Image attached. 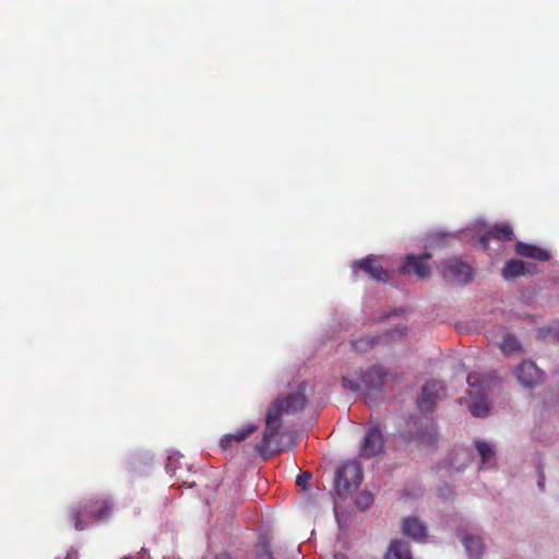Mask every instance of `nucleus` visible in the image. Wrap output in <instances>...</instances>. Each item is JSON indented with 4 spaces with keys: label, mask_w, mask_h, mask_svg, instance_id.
Here are the masks:
<instances>
[{
    "label": "nucleus",
    "mask_w": 559,
    "mask_h": 559,
    "mask_svg": "<svg viewBox=\"0 0 559 559\" xmlns=\"http://www.w3.org/2000/svg\"><path fill=\"white\" fill-rule=\"evenodd\" d=\"M304 388L305 385H301L297 392L276 400L267 409L262 440L257 445V451L262 455L269 453L271 444L282 426V417L296 414L305 407L306 396L302 392Z\"/></svg>",
    "instance_id": "1"
},
{
    "label": "nucleus",
    "mask_w": 559,
    "mask_h": 559,
    "mask_svg": "<svg viewBox=\"0 0 559 559\" xmlns=\"http://www.w3.org/2000/svg\"><path fill=\"white\" fill-rule=\"evenodd\" d=\"M385 373L381 367H372L364 373L347 374L342 378V386L353 393L365 392L370 396L380 391Z\"/></svg>",
    "instance_id": "2"
},
{
    "label": "nucleus",
    "mask_w": 559,
    "mask_h": 559,
    "mask_svg": "<svg viewBox=\"0 0 559 559\" xmlns=\"http://www.w3.org/2000/svg\"><path fill=\"white\" fill-rule=\"evenodd\" d=\"M468 390V408L475 417H485L489 412L487 401L488 380L487 377L478 373H469L467 376Z\"/></svg>",
    "instance_id": "3"
},
{
    "label": "nucleus",
    "mask_w": 559,
    "mask_h": 559,
    "mask_svg": "<svg viewBox=\"0 0 559 559\" xmlns=\"http://www.w3.org/2000/svg\"><path fill=\"white\" fill-rule=\"evenodd\" d=\"M112 504L109 500L91 501L84 506L83 510H72L71 519L74 522V526L78 531L85 530L87 523L82 520V516H87L96 521H105L110 515Z\"/></svg>",
    "instance_id": "4"
},
{
    "label": "nucleus",
    "mask_w": 559,
    "mask_h": 559,
    "mask_svg": "<svg viewBox=\"0 0 559 559\" xmlns=\"http://www.w3.org/2000/svg\"><path fill=\"white\" fill-rule=\"evenodd\" d=\"M362 479L360 464L348 462L344 464L336 473L335 488L340 496H346L352 490L358 488Z\"/></svg>",
    "instance_id": "5"
},
{
    "label": "nucleus",
    "mask_w": 559,
    "mask_h": 559,
    "mask_svg": "<svg viewBox=\"0 0 559 559\" xmlns=\"http://www.w3.org/2000/svg\"><path fill=\"white\" fill-rule=\"evenodd\" d=\"M441 272L447 281L455 284H467L473 278L472 267L467 263L455 258L444 261Z\"/></svg>",
    "instance_id": "6"
},
{
    "label": "nucleus",
    "mask_w": 559,
    "mask_h": 559,
    "mask_svg": "<svg viewBox=\"0 0 559 559\" xmlns=\"http://www.w3.org/2000/svg\"><path fill=\"white\" fill-rule=\"evenodd\" d=\"M475 227L478 229L477 242L485 249L491 237L500 240H509L513 236V230L509 224H501L500 226L488 227L484 222L477 221Z\"/></svg>",
    "instance_id": "7"
},
{
    "label": "nucleus",
    "mask_w": 559,
    "mask_h": 559,
    "mask_svg": "<svg viewBox=\"0 0 559 559\" xmlns=\"http://www.w3.org/2000/svg\"><path fill=\"white\" fill-rule=\"evenodd\" d=\"M383 436L379 427L372 426L366 432L359 449V455L365 459L373 457L383 450Z\"/></svg>",
    "instance_id": "8"
},
{
    "label": "nucleus",
    "mask_w": 559,
    "mask_h": 559,
    "mask_svg": "<svg viewBox=\"0 0 559 559\" xmlns=\"http://www.w3.org/2000/svg\"><path fill=\"white\" fill-rule=\"evenodd\" d=\"M456 535L461 539L465 552L471 559L481 558L485 552V543L480 535L466 530L457 531Z\"/></svg>",
    "instance_id": "9"
},
{
    "label": "nucleus",
    "mask_w": 559,
    "mask_h": 559,
    "mask_svg": "<svg viewBox=\"0 0 559 559\" xmlns=\"http://www.w3.org/2000/svg\"><path fill=\"white\" fill-rule=\"evenodd\" d=\"M519 382L532 388L543 381V372L532 360H524L515 370Z\"/></svg>",
    "instance_id": "10"
},
{
    "label": "nucleus",
    "mask_w": 559,
    "mask_h": 559,
    "mask_svg": "<svg viewBox=\"0 0 559 559\" xmlns=\"http://www.w3.org/2000/svg\"><path fill=\"white\" fill-rule=\"evenodd\" d=\"M444 386L441 382L430 381L426 383L419 396L418 405L423 412H429L433 408L436 401L443 394Z\"/></svg>",
    "instance_id": "11"
},
{
    "label": "nucleus",
    "mask_w": 559,
    "mask_h": 559,
    "mask_svg": "<svg viewBox=\"0 0 559 559\" xmlns=\"http://www.w3.org/2000/svg\"><path fill=\"white\" fill-rule=\"evenodd\" d=\"M429 254H424L420 257L408 255L406 258V262L403 266L404 274H416L420 278H426L429 276L430 271L428 266Z\"/></svg>",
    "instance_id": "12"
},
{
    "label": "nucleus",
    "mask_w": 559,
    "mask_h": 559,
    "mask_svg": "<svg viewBox=\"0 0 559 559\" xmlns=\"http://www.w3.org/2000/svg\"><path fill=\"white\" fill-rule=\"evenodd\" d=\"M357 269L364 270L376 281L386 282L388 280V273L383 270L382 265L374 257H368L359 262H356L353 265L354 272H356Z\"/></svg>",
    "instance_id": "13"
},
{
    "label": "nucleus",
    "mask_w": 559,
    "mask_h": 559,
    "mask_svg": "<svg viewBox=\"0 0 559 559\" xmlns=\"http://www.w3.org/2000/svg\"><path fill=\"white\" fill-rule=\"evenodd\" d=\"M257 429H258L257 425L248 424V425L243 426L241 429H239L233 433L225 435L221 439L222 449L227 450V449L231 448L235 443H239V442L246 440Z\"/></svg>",
    "instance_id": "14"
},
{
    "label": "nucleus",
    "mask_w": 559,
    "mask_h": 559,
    "mask_svg": "<svg viewBox=\"0 0 559 559\" xmlns=\"http://www.w3.org/2000/svg\"><path fill=\"white\" fill-rule=\"evenodd\" d=\"M402 530L405 535L418 542H423L427 537L426 526L417 518L405 519Z\"/></svg>",
    "instance_id": "15"
},
{
    "label": "nucleus",
    "mask_w": 559,
    "mask_h": 559,
    "mask_svg": "<svg viewBox=\"0 0 559 559\" xmlns=\"http://www.w3.org/2000/svg\"><path fill=\"white\" fill-rule=\"evenodd\" d=\"M515 251L520 255L532 258L538 261H547L550 257L547 250L524 242H519L515 247Z\"/></svg>",
    "instance_id": "16"
},
{
    "label": "nucleus",
    "mask_w": 559,
    "mask_h": 559,
    "mask_svg": "<svg viewBox=\"0 0 559 559\" xmlns=\"http://www.w3.org/2000/svg\"><path fill=\"white\" fill-rule=\"evenodd\" d=\"M531 272V264L521 260H510L502 270V276L506 280H512L516 276Z\"/></svg>",
    "instance_id": "17"
},
{
    "label": "nucleus",
    "mask_w": 559,
    "mask_h": 559,
    "mask_svg": "<svg viewBox=\"0 0 559 559\" xmlns=\"http://www.w3.org/2000/svg\"><path fill=\"white\" fill-rule=\"evenodd\" d=\"M384 559H412L408 544L403 540L392 542L385 552Z\"/></svg>",
    "instance_id": "18"
},
{
    "label": "nucleus",
    "mask_w": 559,
    "mask_h": 559,
    "mask_svg": "<svg viewBox=\"0 0 559 559\" xmlns=\"http://www.w3.org/2000/svg\"><path fill=\"white\" fill-rule=\"evenodd\" d=\"M475 447L484 467H491L495 463V447L486 441H476Z\"/></svg>",
    "instance_id": "19"
},
{
    "label": "nucleus",
    "mask_w": 559,
    "mask_h": 559,
    "mask_svg": "<svg viewBox=\"0 0 559 559\" xmlns=\"http://www.w3.org/2000/svg\"><path fill=\"white\" fill-rule=\"evenodd\" d=\"M503 354L511 355L520 349L519 341L512 335H506L500 344Z\"/></svg>",
    "instance_id": "20"
},
{
    "label": "nucleus",
    "mask_w": 559,
    "mask_h": 559,
    "mask_svg": "<svg viewBox=\"0 0 559 559\" xmlns=\"http://www.w3.org/2000/svg\"><path fill=\"white\" fill-rule=\"evenodd\" d=\"M469 459V452L467 449L461 448L456 450L455 456L453 457L451 462V466L455 468L456 471H460L462 468V464L460 463L462 460H468Z\"/></svg>",
    "instance_id": "21"
},
{
    "label": "nucleus",
    "mask_w": 559,
    "mask_h": 559,
    "mask_svg": "<svg viewBox=\"0 0 559 559\" xmlns=\"http://www.w3.org/2000/svg\"><path fill=\"white\" fill-rule=\"evenodd\" d=\"M436 436L437 431L435 429V426L429 425L428 427H426V431L420 432L418 439L423 442L431 443L436 439Z\"/></svg>",
    "instance_id": "22"
},
{
    "label": "nucleus",
    "mask_w": 559,
    "mask_h": 559,
    "mask_svg": "<svg viewBox=\"0 0 559 559\" xmlns=\"http://www.w3.org/2000/svg\"><path fill=\"white\" fill-rule=\"evenodd\" d=\"M539 334L543 336H551L552 338L559 340V322L550 324L548 328L539 330Z\"/></svg>",
    "instance_id": "23"
},
{
    "label": "nucleus",
    "mask_w": 559,
    "mask_h": 559,
    "mask_svg": "<svg viewBox=\"0 0 559 559\" xmlns=\"http://www.w3.org/2000/svg\"><path fill=\"white\" fill-rule=\"evenodd\" d=\"M373 501V497L371 493H368V492H362L359 495L358 499H357V503L359 507L361 508H368Z\"/></svg>",
    "instance_id": "24"
},
{
    "label": "nucleus",
    "mask_w": 559,
    "mask_h": 559,
    "mask_svg": "<svg viewBox=\"0 0 559 559\" xmlns=\"http://www.w3.org/2000/svg\"><path fill=\"white\" fill-rule=\"evenodd\" d=\"M439 492L442 497H449L451 496L452 493V489L450 486H444L442 488L439 489Z\"/></svg>",
    "instance_id": "25"
},
{
    "label": "nucleus",
    "mask_w": 559,
    "mask_h": 559,
    "mask_svg": "<svg viewBox=\"0 0 559 559\" xmlns=\"http://www.w3.org/2000/svg\"><path fill=\"white\" fill-rule=\"evenodd\" d=\"M76 558H78V555H76V551H74V550H69L66 556V559H76ZM56 559H59V558H56Z\"/></svg>",
    "instance_id": "26"
},
{
    "label": "nucleus",
    "mask_w": 559,
    "mask_h": 559,
    "mask_svg": "<svg viewBox=\"0 0 559 559\" xmlns=\"http://www.w3.org/2000/svg\"><path fill=\"white\" fill-rule=\"evenodd\" d=\"M395 333H396L399 336H402V335H403V333H404V330L399 329V330H396L395 332L391 333V334L389 335V337H390L391 340H394V338H395Z\"/></svg>",
    "instance_id": "27"
},
{
    "label": "nucleus",
    "mask_w": 559,
    "mask_h": 559,
    "mask_svg": "<svg viewBox=\"0 0 559 559\" xmlns=\"http://www.w3.org/2000/svg\"><path fill=\"white\" fill-rule=\"evenodd\" d=\"M259 559H272L271 554L267 550H264L260 556Z\"/></svg>",
    "instance_id": "28"
},
{
    "label": "nucleus",
    "mask_w": 559,
    "mask_h": 559,
    "mask_svg": "<svg viewBox=\"0 0 559 559\" xmlns=\"http://www.w3.org/2000/svg\"><path fill=\"white\" fill-rule=\"evenodd\" d=\"M302 483H305V479L302 478V476H299L297 479V484L301 485Z\"/></svg>",
    "instance_id": "29"
},
{
    "label": "nucleus",
    "mask_w": 559,
    "mask_h": 559,
    "mask_svg": "<svg viewBox=\"0 0 559 559\" xmlns=\"http://www.w3.org/2000/svg\"><path fill=\"white\" fill-rule=\"evenodd\" d=\"M302 483H305V479L302 478V476H299L297 479V484L301 485Z\"/></svg>",
    "instance_id": "30"
},
{
    "label": "nucleus",
    "mask_w": 559,
    "mask_h": 559,
    "mask_svg": "<svg viewBox=\"0 0 559 559\" xmlns=\"http://www.w3.org/2000/svg\"><path fill=\"white\" fill-rule=\"evenodd\" d=\"M335 559H347V558L345 556H343V555H336Z\"/></svg>",
    "instance_id": "31"
},
{
    "label": "nucleus",
    "mask_w": 559,
    "mask_h": 559,
    "mask_svg": "<svg viewBox=\"0 0 559 559\" xmlns=\"http://www.w3.org/2000/svg\"><path fill=\"white\" fill-rule=\"evenodd\" d=\"M356 346H357L358 349H362L361 345L357 344Z\"/></svg>",
    "instance_id": "32"
}]
</instances>
